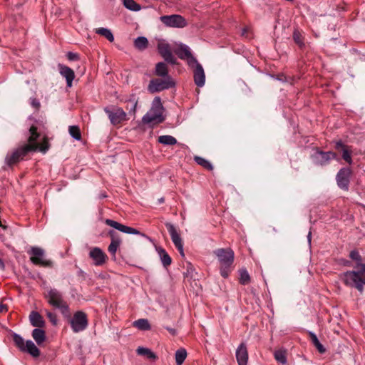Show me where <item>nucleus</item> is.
<instances>
[{
    "label": "nucleus",
    "mask_w": 365,
    "mask_h": 365,
    "mask_svg": "<svg viewBox=\"0 0 365 365\" xmlns=\"http://www.w3.org/2000/svg\"><path fill=\"white\" fill-rule=\"evenodd\" d=\"M28 144H26L11 154H8L6 158L7 164L12 165L22 159L29 152L39 151L45 153L49 148L48 139L45 135H42L37 131L36 126H31L29 131Z\"/></svg>",
    "instance_id": "f257e3e1"
},
{
    "label": "nucleus",
    "mask_w": 365,
    "mask_h": 365,
    "mask_svg": "<svg viewBox=\"0 0 365 365\" xmlns=\"http://www.w3.org/2000/svg\"><path fill=\"white\" fill-rule=\"evenodd\" d=\"M349 257L356 262L355 268L359 270L344 272L342 275V279L345 284L356 288L361 293L365 285V264L361 263V257L356 250H352Z\"/></svg>",
    "instance_id": "f03ea898"
},
{
    "label": "nucleus",
    "mask_w": 365,
    "mask_h": 365,
    "mask_svg": "<svg viewBox=\"0 0 365 365\" xmlns=\"http://www.w3.org/2000/svg\"><path fill=\"white\" fill-rule=\"evenodd\" d=\"M163 106L160 97H155L153 102L151 108L143 117L144 123H162L165 118L163 115Z\"/></svg>",
    "instance_id": "7ed1b4c3"
},
{
    "label": "nucleus",
    "mask_w": 365,
    "mask_h": 365,
    "mask_svg": "<svg viewBox=\"0 0 365 365\" xmlns=\"http://www.w3.org/2000/svg\"><path fill=\"white\" fill-rule=\"evenodd\" d=\"M12 339L15 346L24 353H27L36 358L40 356V350L31 340H25L20 334L13 332Z\"/></svg>",
    "instance_id": "20e7f679"
},
{
    "label": "nucleus",
    "mask_w": 365,
    "mask_h": 365,
    "mask_svg": "<svg viewBox=\"0 0 365 365\" xmlns=\"http://www.w3.org/2000/svg\"><path fill=\"white\" fill-rule=\"evenodd\" d=\"M220 264V274L226 278L229 274V268L234 260V252L231 249H217L214 251Z\"/></svg>",
    "instance_id": "39448f33"
},
{
    "label": "nucleus",
    "mask_w": 365,
    "mask_h": 365,
    "mask_svg": "<svg viewBox=\"0 0 365 365\" xmlns=\"http://www.w3.org/2000/svg\"><path fill=\"white\" fill-rule=\"evenodd\" d=\"M30 255V261L35 265H41L46 267H52L53 262L46 258L45 250L41 247L32 246L27 250Z\"/></svg>",
    "instance_id": "423d86ee"
},
{
    "label": "nucleus",
    "mask_w": 365,
    "mask_h": 365,
    "mask_svg": "<svg viewBox=\"0 0 365 365\" xmlns=\"http://www.w3.org/2000/svg\"><path fill=\"white\" fill-rule=\"evenodd\" d=\"M46 298L51 306L61 310L63 314L68 313V306L64 302L62 294L56 289H50Z\"/></svg>",
    "instance_id": "0eeeda50"
},
{
    "label": "nucleus",
    "mask_w": 365,
    "mask_h": 365,
    "mask_svg": "<svg viewBox=\"0 0 365 365\" xmlns=\"http://www.w3.org/2000/svg\"><path fill=\"white\" fill-rule=\"evenodd\" d=\"M175 86L171 76H167L163 79H153L150 81L148 89L151 93L160 92L161 91L168 89Z\"/></svg>",
    "instance_id": "6e6552de"
},
{
    "label": "nucleus",
    "mask_w": 365,
    "mask_h": 365,
    "mask_svg": "<svg viewBox=\"0 0 365 365\" xmlns=\"http://www.w3.org/2000/svg\"><path fill=\"white\" fill-rule=\"evenodd\" d=\"M160 21L165 26L172 28H184L187 24L186 19L179 14L161 16Z\"/></svg>",
    "instance_id": "1a4fd4ad"
},
{
    "label": "nucleus",
    "mask_w": 365,
    "mask_h": 365,
    "mask_svg": "<svg viewBox=\"0 0 365 365\" xmlns=\"http://www.w3.org/2000/svg\"><path fill=\"white\" fill-rule=\"evenodd\" d=\"M72 330L75 333L82 331L88 327V319L86 314L81 312H76L70 320Z\"/></svg>",
    "instance_id": "9d476101"
},
{
    "label": "nucleus",
    "mask_w": 365,
    "mask_h": 365,
    "mask_svg": "<svg viewBox=\"0 0 365 365\" xmlns=\"http://www.w3.org/2000/svg\"><path fill=\"white\" fill-rule=\"evenodd\" d=\"M174 52L180 59L186 61L190 67H192L193 63H197V59L192 56L190 47L184 43L178 44Z\"/></svg>",
    "instance_id": "9b49d317"
},
{
    "label": "nucleus",
    "mask_w": 365,
    "mask_h": 365,
    "mask_svg": "<svg viewBox=\"0 0 365 365\" xmlns=\"http://www.w3.org/2000/svg\"><path fill=\"white\" fill-rule=\"evenodd\" d=\"M157 48L159 53L166 62L170 64L176 63V58L173 55L171 47L167 41L160 39L158 42Z\"/></svg>",
    "instance_id": "f8f14e48"
},
{
    "label": "nucleus",
    "mask_w": 365,
    "mask_h": 365,
    "mask_svg": "<svg viewBox=\"0 0 365 365\" xmlns=\"http://www.w3.org/2000/svg\"><path fill=\"white\" fill-rule=\"evenodd\" d=\"M104 111L108 115V118L113 125L119 124L126 119L125 112L119 107H106L104 108Z\"/></svg>",
    "instance_id": "ddd939ff"
},
{
    "label": "nucleus",
    "mask_w": 365,
    "mask_h": 365,
    "mask_svg": "<svg viewBox=\"0 0 365 365\" xmlns=\"http://www.w3.org/2000/svg\"><path fill=\"white\" fill-rule=\"evenodd\" d=\"M165 226L169 232V234L171 237V240L179 251L181 256H184V250H183V242L182 240V238L180 237V235L177 232V230L175 229V226L170 223L167 222L165 223Z\"/></svg>",
    "instance_id": "4468645a"
},
{
    "label": "nucleus",
    "mask_w": 365,
    "mask_h": 365,
    "mask_svg": "<svg viewBox=\"0 0 365 365\" xmlns=\"http://www.w3.org/2000/svg\"><path fill=\"white\" fill-rule=\"evenodd\" d=\"M351 175V170L349 168H341L336 175V182L338 186L344 190H348L349 180Z\"/></svg>",
    "instance_id": "2eb2a0df"
},
{
    "label": "nucleus",
    "mask_w": 365,
    "mask_h": 365,
    "mask_svg": "<svg viewBox=\"0 0 365 365\" xmlns=\"http://www.w3.org/2000/svg\"><path fill=\"white\" fill-rule=\"evenodd\" d=\"M336 155L334 153L317 151L312 155V160L317 165H324L327 164L330 160L336 158Z\"/></svg>",
    "instance_id": "dca6fc26"
},
{
    "label": "nucleus",
    "mask_w": 365,
    "mask_h": 365,
    "mask_svg": "<svg viewBox=\"0 0 365 365\" xmlns=\"http://www.w3.org/2000/svg\"><path fill=\"white\" fill-rule=\"evenodd\" d=\"M193 78L195 83L198 87H202L205 83V74L201 64L197 61L196 63H193Z\"/></svg>",
    "instance_id": "f3484780"
},
{
    "label": "nucleus",
    "mask_w": 365,
    "mask_h": 365,
    "mask_svg": "<svg viewBox=\"0 0 365 365\" xmlns=\"http://www.w3.org/2000/svg\"><path fill=\"white\" fill-rule=\"evenodd\" d=\"M89 257L92 259L93 264L101 266L105 264L107 256L99 247H93L89 252Z\"/></svg>",
    "instance_id": "a211bd4d"
},
{
    "label": "nucleus",
    "mask_w": 365,
    "mask_h": 365,
    "mask_svg": "<svg viewBox=\"0 0 365 365\" xmlns=\"http://www.w3.org/2000/svg\"><path fill=\"white\" fill-rule=\"evenodd\" d=\"M106 223L108 226H110L123 233L143 235L140 232V231H138V230L130 227H128V226H126V225H122V224H120L116 221H114L113 220L107 219L106 220Z\"/></svg>",
    "instance_id": "6ab92c4d"
},
{
    "label": "nucleus",
    "mask_w": 365,
    "mask_h": 365,
    "mask_svg": "<svg viewBox=\"0 0 365 365\" xmlns=\"http://www.w3.org/2000/svg\"><path fill=\"white\" fill-rule=\"evenodd\" d=\"M236 359L238 365H247L248 361V352L245 344L242 343L236 350Z\"/></svg>",
    "instance_id": "aec40b11"
},
{
    "label": "nucleus",
    "mask_w": 365,
    "mask_h": 365,
    "mask_svg": "<svg viewBox=\"0 0 365 365\" xmlns=\"http://www.w3.org/2000/svg\"><path fill=\"white\" fill-rule=\"evenodd\" d=\"M58 68L61 75L66 80L67 86L71 87L75 77L74 71L69 67L61 64L58 66Z\"/></svg>",
    "instance_id": "412c9836"
},
{
    "label": "nucleus",
    "mask_w": 365,
    "mask_h": 365,
    "mask_svg": "<svg viewBox=\"0 0 365 365\" xmlns=\"http://www.w3.org/2000/svg\"><path fill=\"white\" fill-rule=\"evenodd\" d=\"M29 320L33 327H43L45 326V321L42 316L37 312H31L29 315Z\"/></svg>",
    "instance_id": "4be33fe9"
},
{
    "label": "nucleus",
    "mask_w": 365,
    "mask_h": 365,
    "mask_svg": "<svg viewBox=\"0 0 365 365\" xmlns=\"http://www.w3.org/2000/svg\"><path fill=\"white\" fill-rule=\"evenodd\" d=\"M31 336L38 346H41L46 339L45 331L39 327L32 331Z\"/></svg>",
    "instance_id": "5701e85b"
},
{
    "label": "nucleus",
    "mask_w": 365,
    "mask_h": 365,
    "mask_svg": "<svg viewBox=\"0 0 365 365\" xmlns=\"http://www.w3.org/2000/svg\"><path fill=\"white\" fill-rule=\"evenodd\" d=\"M155 250L158 254L163 265L165 267L169 266L172 262V259L165 249L161 247H156Z\"/></svg>",
    "instance_id": "b1692460"
},
{
    "label": "nucleus",
    "mask_w": 365,
    "mask_h": 365,
    "mask_svg": "<svg viewBox=\"0 0 365 365\" xmlns=\"http://www.w3.org/2000/svg\"><path fill=\"white\" fill-rule=\"evenodd\" d=\"M114 234H115V232L113 231L109 232V235L111 236L112 240H111L110 245L108 246V251L113 255L115 256V255L117 252V250L120 245L121 241H120V238L115 237Z\"/></svg>",
    "instance_id": "393cba45"
},
{
    "label": "nucleus",
    "mask_w": 365,
    "mask_h": 365,
    "mask_svg": "<svg viewBox=\"0 0 365 365\" xmlns=\"http://www.w3.org/2000/svg\"><path fill=\"white\" fill-rule=\"evenodd\" d=\"M133 326L143 331L150 330L151 328L148 320L146 319H140L134 321L133 322Z\"/></svg>",
    "instance_id": "a878e982"
},
{
    "label": "nucleus",
    "mask_w": 365,
    "mask_h": 365,
    "mask_svg": "<svg viewBox=\"0 0 365 365\" xmlns=\"http://www.w3.org/2000/svg\"><path fill=\"white\" fill-rule=\"evenodd\" d=\"M187 353L185 349L180 348L175 353V359L177 365H182L186 359Z\"/></svg>",
    "instance_id": "bb28decb"
},
{
    "label": "nucleus",
    "mask_w": 365,
    "mask_h": 365,
    "mask_svg": "<svg viewBox=\"0 0 365 365\" xmlns=\"http://www.w3.org/2000/svg\"><path fill=\"white\" fill-rule=\"evenodd\" d=\"M136 352L138 355L145 356L149 359L155 360L157 359L156 354L148 348L139 346Z\"/></svg>",
    "instance_id": "cd10ccee"
},
{
    "label": "nucleus",
    "mask_w": 365,
    "mask_h": 365,
    "mask_svg": "<svg viewBox=\"0 0 365 365\" xmlns=\"http://www.w3.org/2000/svg\"><path fill=\"white\" fill-rule=\"evenodd\" d=\"M155 74L163 78H167V76H170L168 75V67L165 63L160 62L156 64Z\"/></svg>",
    "instance_id": "c85d7f7f"
},
{
    "label": "nucleus",
    "mask_w": 365,
    "mask_h": 365,
    "mask_svg": "<svg viewBox=\"0 0 365 365\" xmlns=\"http://www.w3.org/2000/svg\"><path fill=\"white\" fill-rule=\"evenodd\" d=\"M134 46L137 49L143 51L147 48L148 46V41L145 36H139L135 39Z\"/></svg>",
    "instance_id": "c756f323"
},
{
    "label": "nucleus",
    "mask_w": 365,
    "mask_h": 365,
    "mask_svg": "<svg viewBox=\"0 0 365 365\" xmlns=\"http://www.w3.org/2000/svg\"><path fill=\"white\" fill-rule=\"evenodd\" d=\"M95 32L97 34L104 36L110 42H113L114 41V36L111 31L107 28H97L95 29Z\"/></svg>",
    "instance_id": "7c9ffc66"
},
{
    "label": "nucleus",
    "mask_w": 365,
    "mask_h": 365,
    "mask_svg": "<svg viewBox=\"0 0 365 365\" xmlns=\"http://www.w3.org/2000/svg\"><path fill=\"white\" fill-rule=\"evenodd\" d=\"M158 142L165 145H173L177 143V140L172 135H164L158 137Z\"/></svg>",
    "instance_id": "2f4dec72"
},
{
    "label": "nucleus",
    "mask_w": 365,
    "mask_h": 365,
    "mask_svg": "<svg viewBox=\"0 0 365 365\" xmlns=\"http://www.w3.org/2000/svg\"><path fill=\"white\" fill-rule=\"evenodd\" d=\"M123 5L126 9L133 11H138L141 9V6L134 0H123Z\"/></svg>",
    "instance_id": "473e14b6"
},
{
    "label": "nucleus",
    "mask_w": 365,
    "mask_h": 365,
    "mask_svg": "<svg viewBox=\"0 0 365 365\" xmlns=\"http://www.w3.org/2000/svg\"><path fill=\"white\" fill-rule=\"evenodd\" d=\"M275 359L282 364H285L287 363V354L284 350L279 349L274 352V354Z\"/></svg>",
    "instance_id": "72a5a7b5"
},
{
    "label": "nucleus",
    "mask_w": 365,
    "mask_h": 365,
    "mask_svg": "<svg viewBox=\"0 0 365 365\" xmlns=\"http://www.w3.org/2000/svg\"><path fill=\"white\" fill-rule=\"evenodd\" d=\"M195 159V161L200 165L202 166L203 168L209 170H212L213 169V166L206 159L203 158H201V157H199V156H195L194 158Z\"/></svg>",
    "instance_id": "f704fd0d"
},
{
    "label": "nucleus",
    "mask_w": 365,
    "mask_h": 365,
    "mask_svg": "<svg viewBox=\"0 0 365 365\" xmlns=\"http://www.w3.org/2000/svg\"><path fill=\"white\" fill-rule=\"evenodd\" d=\"M68 131L73 138H74L75 140H81V134L80 132V129L78 126H76V125L69 126Z\"/></svg>",
    "instance_id": "c9c22d12"
},
{
    "label": "nucleus",
    "mask_w": 365,
    "mask_h": 365,
    "mask_svg": "<svg viewBox=\"0 0 365 365\" xmlns=\"http://www.w3.org/2000/svg\"><path fill=\"white\" fill-rule=\"evenodd\" d=\"M293 38L297 44H298L300 47L304 46V43L302 41V38L300 32L297 30H295L293 33Z\"/></svg>",
    "instance_id": "e433bc0d"
},
{
    "label": "nucleus",
    "mask_w": 365,
    "mask_h": 365,
    "mask_svg": "<svg viewBox=\"0 0 365 365\" xmlns=\"http://www.w3.org/2000/svg\"><path fill=\"white\" fill-rule=\"evenodd\" d=\"M240 281L242 284H247L250 281V275L247 270L243 269L240 271Z\"/></svg>",
    "instance_id": "4c0bfd02"
},
{
    "label": "nucleus",
    "mask_w": 365,
    "mask_h": 365,
    "mask_svg": "<svg viewBox=\"0 0 365 365\" xmlns=\"http://www.w3.org/2000/svg\"><path fill=\"white\" fill-rule=\"evenodd\" d=\"M342 158L349 164H351L352 160L351 157V153L346 148H344V149L342 150Z\"/></svg>",
    "instance_id": "58836bf2"
},
{
    "label": "nucleus",
    "mask_w": 365,
    "mask_h": 365,
    "mask_svg": "<svg viewBox=\"0 0 365 365\" xmlns=\"http://www.w3.org/2000/svg\"><path fill=\"white\" fill-rule=\"evenodd\" d=\"M47 317L49 319V320L53 324H56L57 323V317L56 315L53 313H51L50 312H47Z\"/></svg>",
    "instance_id": "ea45409f"
},
{
    "label": "nucleus",
    "mask_w": 365,
    "mask_h": 365,
    "mask_svg": "<svg viewBox=\"0 0 365 365\" xmlns=\"http://www.w3.org/2000/svg\"><path fill=\"white\" fill-rule=\"evenodd\" d=\"M309 335L310 336V339L312 340V342L313 343L314 345H316L317 344H318L319 342H320L317 336V335L312 332V331H309Z\"/></svg>",
    "instance_id": "a19ab883"
},
{
    "label": "nucleus",
    "mask_w": 365,
    "mask_h": 365,
    "mask_svg": "<svg viewBox=\"0 0 365 365\" xmlns=\"http://www.w3.org/2000/svg\"><path fill=\"white\" fill-rule=\"evenodd\" d=\"M67 56H68V58L70 60V61H76V60H78V56L77 53H72V52H68V54H67Z\"/></svg>",
    "instance_id": "79ce46f5"
},
{
    "label": "nucleus",
    "mask_w": 365,
    "mask_h": 365,
    "mask_svg": "<svg viewBox=\"0 0 365 365\" xmlns=\"http://www.w3.org/2000/svg\"><path fill=\"white\" fill-rule=\"evenodd\" d=\"M315 347L317 349V350L319 351V352L323 354L325 352L326 349L324 347V346L320 343L319 342L318 344H317L316 345H314Z\"/></svg>",
    "instance_id": "37998d69"
},
{
    "label": "nucleus",
    "mask_w": 365,
    "mask_h": 365,
    "mask_svg": "<svg viewBox=\"0 0 365 365\" xmlns=\"http://www.w3.org/2000/svg\"><path fill=\"white\" fill-rule=\"evenodd\" d=\"M31 104L33 107L36 108H38L39 106H40V103L39 101L36 99V98H31Z\"/></svg>",
    "instance_id": "c03bdc74"
},
{
    "label": "nucleus",
    "mask_w": 365,
    "mask_h": 365,
    "mask_svg": "<svg viewBox=\"0 0 365 365\" xmlns=\"http://www.w3.org/2000/svg\"><path fill=\"white\" fill-rule=\"evenodd\" d=\"M344 148H346V146L344 145L341 141H339L336 143V149H341V150H342L344 149Z\"/></svg>",
    "instance_id": "a18cd8bd"
},
{
    "label": "nucleus",
    "mask_w": 365,
    "mask_h": 365,
    "mask_svg": "<svg viewBox=\"0 0 365 365\" xmlns=\"http://www.w3.org/2000/svg\"><path fill=\"white\" fill-rule=\"evenodd\" d=\"M166 329L172 335L176 334V330L175 329L169 327H167Z\"/></svg>",
    "instance_id": "49530a36"
},
{
    "label": "nucleus",
    "mask_w": 365,
    "mask_h": 365,
    "mask_svg": "<svg viewBox=\"0 0 365 365\" xmlns=\"http://www.w3.org/2000/svg\"><path fill=\"white\" fill-rule=\"evenodd\" d=\"M6 309H7V308L5 304H0V312H5V311H6Z\"/></svg>",
    "instance_id": "de8ad7c7"
},
{
    "label": "nucleus",
    "mask_w": 365,
    "mask_h": 365,
    "mask_svg": "<svg viewBox=\"0 0 365 365\" xmlns=\"http://www.w3.org/2000/svg\"><path fill=\"white\" fill-rule=\"evenodd\" d=\"M311 237H312V233H311V232H309L308 233V235H307V240H308V242H309V244H310V243H311Z\"/></svg>",
    "instance_id": "09e8293b"
},
{
    "label": "nucleus",
    "mask_w": 365,
    "mask_h": 365,
    "mask_svg": "<svg viewBox=\"0 0 365 365\" xmlns=\"http://www.w3.org/2000/svg\"><path fill=\"white\" fill-rule=\"evenodd\" d=\"M0 268L2 269H4V264L1 259H0Z\"/></svg>",
    "instance_id": "8fccbe9b"
},
{
    "label": "nucleus",
    "mask_w": 365,
    "mask_h": 365,
    "mask_svg": "<svg viewBox=\"0 0 365 365\" xmlns=\"http://www.w3.org/2000/svg\"><path fill=\"white\" fill-rule=\"evenodd\" d=\"M136 106H137V103H133V108H132L133 112H135V110Z\"/></svg>",
    "instance_id": "3c124183"
},
{
    "label": "nucleus",
    "mask_w": 365,
    "mask_h": 365,
    "mask_svg": "<svg viewBox=\"0 0 365 365\" xmlns=\"http://www.w3.org/2000/svg\"><path fill=\"white\" fill-rule=\"evenodd\" d=\"M107 197V195H106V194H101V195H100V198H105V197Z\"/></svg>",
    "instance_id": "603ef678"
}]
</instances>
